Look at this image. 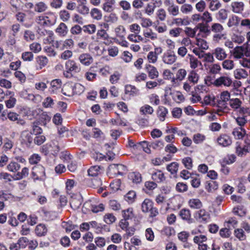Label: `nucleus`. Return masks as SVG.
<instances>
[{
  "mask_svg": "<svg viewBox=\"0 0 250 250\" xmlns=\"http://www.w3.org/2000/svg\"><path fill=\"white\" fill-rule=\"evenodd\" d=\"M234 59L240 60L244 57H250V44L248 42L237 46L230 51Z\"/></svg>",
  "mask_w": 250,
  "mask_h": 250,
  "instance_id": "nucleus-1",
  "label": "nucleus"
},
{
  "mask_svg": "<svg viewBox=\"0 0 250 250\" xmlns=\"http://www.w3.org/2000/svg\"><path fill=\"white\" fill-rule=\"evenodd\" d=\"M223 26L219 23H214L212 24L210 32H213L214 34L213 36V41L218 42L223 38H225V35L223 33Z\"/></svg>",
  "mask_w": 250,
  "mask_h": 250,
  "instance_id": "nucleus-2",
  "label": "nucleus"
},
{
  "mask_svg": "<svg viewBox=\"0 0 250 250\" xmlns=\"http://www.w3.org/2000/svg\"><path fill=\"white\" fill-rule=\"evenodd\" d=\"M229 100V93L228 91H223L220 94V99L216 101L217 105L222 109H226L227 107V102Z\"/></svg>",
  "mask_w": 250,
  "mask_h": 250,
  "instance_id": "nucleus-3",
  "label": "nucleus"
},
{
  "mask_svg": "<svg viewBox=\"0 0 250 250\" xmlns=\"http://www.w3.org/2000/svg\"><path fill=\"white\" fill-rule=\"evenodd\" d=\"M32 178L35 180H42L45 176L44 167L42 165L34 167L32 172Z\"/></svg>",
  "mask_w": 250,
  "mask_h": 250,
  "instance_id": "nucleus-4",
  "label": "nucleus"
},
{
  "mask_svg": "<svg viewBox=\"0 0 250 250\" xmlns=\"http://www.w3.org/2000/svg\"><path fill=\"white\" fill-rule=\"evenodd\" d=\"M232 81L231 78L228 75H224L216 79L213 84L214 85L219 86L229 87L231 85Z\"/></svg>",
  "mask_w": 250,
  "mask_h": 250,
  "instance_id": "nucleus-5",
  "label": "nucleus"
},
{
  "mask_svg": "<svg viewBox=\"0 0 250 250\" xmlns=\"http://www.w3.org/2000/svg\"><path fill=\"white\" fill-rule=\"evenodd\" d=\"M177 57L175 55L174 52L171 50H168L165 52L163 57V62L168 65H171L174 63L177 60Z\"/></svg>",
  "mask_w": 250,
  "mask_h": 250,
  "instance_id": "nucleus-6",
  "label": "nucleus"
},
{
  "mask_svg": "<svg viewBox=\"0 0 250 250\" xmlns=\"http://www.w3.org/2000/svg\"><path fill=\"white\" fill-rule=\"evenodd\" d=\"M36 22L41 26H49L55 23V19L48 16H39L36 18Z\"/></svg>",
  "mask_w": 250,
  "mask_h": 250,
  "instance_id": "nucleus-7",
  "label": "nucleus"
},
{
  "mask_svg": "<svg viewBox=\"0 0 250 250\" xmlns=\"http://www.w3.org/2000/svg\"><path fill=\"white\" fill-rule=\"evenodd\" d=\"M65 68L67 71L73 72V73H77L81 71V68L80 64L73 60H68L65 63Z\"/></svg>",
  "mask_w": 250,
  "mask_h": 250,
  "instance_id": "nucleus-8",
  "label": "nucleus"
},
{
  "mask_svg": "<svg viewBox=\"0 0 250 250\" xmlns=\"http://www.w3.org/2000/svg\"><path fill=\"white\" fill-rule=\"evenodd\" d=\"M32 133L28 130H23L21 133V140L22 144L26 145L28 147L32 143L33 138L31 136Z\"/></svg>",
  "mask_w": 250,
  "mask_h": 250,
  "instance_id": "nucleus-9",
  "label": "nucleus"
},
{
  "mask_svg": "<svg viewBox=\"0 0 250 250\" xmlns=\"http://www.w3.org/2000/svg\"><path fill=\"white\" fill-rule=\"evenodd\" d=\"M78 60L81 64L86 66L90 65L93 62V58L87 53L80 54Z\"/></svg>",
  "mask_w": 250,
  "mask_h": 250,
  "instance_id": "nucleus-10",
  "label": "nucleus"
},
{
  "mask_svg": "<svg viewBox=\"0 0 250 250\" xmlns=\"http://www.w3.org/2000/svg\"><path fill=\"white\" fill-rule=\"evenodd\" d=\"M195 218L199 222L206 223L209 220L210 216L205 210L200 209L195 214Z\"/></svg>",
  "mask_w": 250,
  "mask_h": 250,
  "instance_id": "nucleus-11",
  "label": "nucleus"
},
{
  "mask_svg": "<svg viewBox=\"0 0 250 250\" xmlns=\"http://www.w3.org/2000/svg\"><path fill=\"white\" fill-rule=\"evenodd\" d=\"M218 144L224 147L228 146L232 143L231 138L226 134H221L217 139Z\"/></svg>",
  "mask_w": 250,
  "mask_h": 250,
  "instance_id": "nucleus-12",
  "label": "nucleus"
},
{
  "mask_svg": "<svg viewBox=\"0 0 250 250\" xmlns=\"http://www.w3.org/2000/svg\"><path fill=\"white\" fill-rule=\"evenodd\" d=\"M213 55L219 61H223L227 58L228 54L225 50L220 47H216L213 51Z\"/></svg>",
  "mask_w": 250,
  "mask_h": 250,
  "instance_id": "nucleus-13",
  "label": "nucleus"
},
{
  "mask_svg": "<svg viewBox=\"0 0 250 250\" xmlns=\"http://www.w3.org/2000/svg\"><path fill=\"white\" fill-rule=\"evenodd\" d=\"M102 9L105 12L111 13L115 9V0H103Z\"/></svg>",
  "mask_w": 250,
  "mask_h": 250,
  "instance_id": "nucleus-14",
  "label": "nucleus"
},
{
  "mask_svg": "<svg viewBox=\"0 0 250 250\" xmlns=\"http://www.w3.org/2000/svg\"><path fill=\"white\" fill-rule=\"evenodd\" d=\"M232 134L235 139L240 140L246 135V131L243 127H237L233 128Z\"/></svg>",
  "mask_w": 250,
  "mask_h": 250,
  "instance_id": "nucleus-15",
  "label": "nucleus"
},
{
  "mask_svg": "<svg viewBox=\"0 0 250 250\" xmlns=\"http://www.w3.org/2000/svg\"><path fill=\"white\" fill-rule=\"evenodd\" d=\"M49 92L51 94H57L62 86V82L59 79H55L51 81L50 83Z\"/></svg>",
  "mask_w": 250,
  "mask_h": 250,
  "instance_id": "nucleus-16",
  "label": "nucleus"
},
{
  "mask_svg": "<svg viewBox=\"0 0 250 250\" xmlns=\"http://www.w3.org/2000/svg\"><path fill=\"white\" fill-rule=\"evenodd\" d=\"M39 112L38 113V123L45 125L48 122L50 121L51 117L49 116L46 112L38 110Z\"/></svg>",
  "mask_w": 250,
  "mask_h": 250,
  "instance_id": "nucleus-17",
  "label": "nucleus"
},
{
  "mask_svg": "<svg viewBox=\"0 0 250 250\" xmlns=\"http://www.w3.org/2000/svg\"><path fill=\"white\" fill-rule=\"evenodd\" d=\"M63 95L71 97L74 95L73 83H67L64 84L62 89Z\"/></svg>",
  "mask_w": 250,
  "mask_h": 250,
  "instance_id": "nucleus-18",
  "label": "nucleus"
},
{
  "mask_svg": "<svg viewBox=\"0 0 250 250\" xmlns=\"http://www.w3.org/2000/svg\"><path fill=\"white\" fill-rule=\"evenodd\" d=\"M97 36L99 39L104 40L105 44H108L110 43L109 36L105 30L103 29L99 30Z\"/></svg>",
  "mask_w": 250,
  "mask_h": 250,
  "instance_id": "nucleus-19",
  "label": "nucleus"
},
{
  "mask_svg": "<svg viewBox=\"0 0 250 250\" xmlns=\"http://www.w3.org/2000/svg\"><path fill=\"white\" fill-rule=\"evenodd\" d=\"M244 4L243 2L234 1L231 3L232 11L235 13H240L244 10Z\"/></svg>",
  "mask_w": 250,
  "mask_h": 250,
  "instance_id": "nucleus-20",
  "label": "nucleus"
},
{
  "mask_svg": "<svg viewBox=\"0 0 250 250\" xmlns=\"http://www.w3.org/2000/svg\"><path fill=\"white\" fill-rule=\"evenodd\" d=\"M250 152V146L246 145L243 147L239 146L236 147V152L237 154L240 157L246 155L248 153Z\"/></svg>",
  "mask_w": 250,
  "mask_h": 250,
  "instance_id": "nucleus-21",
  "label": "nucleus"
},
{
  "mask_svg": "<svg viewBox=\"0 0 250 250\" xmlns=\"http://www.w3.org/2000/svg\"><path fill=\"white\" fill-rule=\"evenodd\" d=\"M153 207V202L149 199H145L142 204V210L144 212H148Z\"/></svg>",
  "mask_w": 250,
  "mask_h": 250,
  "instance_id": "nucleus-22",
  "label": "nucleus"
},
{
  "mask_svg": "<svg viewBox=\"0 0 250 250\" xmlns=\"http://www.w3.org/2000/svg\"><path fill=\"white\" fill-rule=\"evenodd\" d=\"M56 32L60 36L64 37L68 32L67 26L63 22H61L56 28Z\"/></svg>",
  "mask_w": 250,
  "mask_h": 250,
  "instance_id": "nucleus-23",
  "label": "nucleus"
},
{
  "mask_svg": "<svg viewBox=\"0 0 250 250\" xmlns=\"http://www.w3.org/2000/svg\"><path fill=\"white\" fill-rule=\"evenodd\" d=\"M234 76L236 79H245L248 77V73L244 69H237L234 71Z\"/></svg>",
  "mask_w": 250,
  "mask_h": 250,
  "instance_id": "nucleus-24",
  "label": "nucleus"
},
{
  "mask_svg": "<svg viewBox=\"0 0 250 250\" xmlns=\"http://www.w3.org/2000/svg\"><path fill=\"white\" fill-rule=\"evenodd\" d=\"M188 204L190 208L193 209H199L202 207L201 201L197 198H192L190 199Z\"/></svg>",
  "mask_w": 250,
  "mask_h": 250,
  "instance_id": "nucleus-25",
  "label": "nucleus"
},
{
  "mask_svg": "<svg viewBox=\"0 0 250 250\" xmlns=\"http://www.w3.org/2000/svg\"><path fill=\"white\" fill-rule=\"evenodd\" d=\"M151 175L152 179L157 183L162 182L165 179L164 174L161 171H154Z\"/></svg>",
  "mask_w": 250,
  "mask_h": 250,
  "instance_id": "nucleus-26",
  "label": "nucleus"
},
{
  "mask_svg": "<svg viewBox=\"0 0 250 250\" xmlns=\"http://www.w3.org/2000/svg\"><path fill=\"white\" fill-rule=\"evenodd\" d=\"M139 90L132 85H126L125 86V93L130 96H134L138 94Z\"/></svg>",
  "mask_w": 250,
  "mask_h": 250,
  "instance_id": "nucleus-27",
  "label": "nucleus"
},
{
  "mask_svg": "<svg viewBox=\"0 0 250 250\" xmlns=\"http://www.w3.org/2000/svg\"><path fill=\"white\" fill-rule=\"evenodd\" d=\"M35 232L39 236H44L47 233V229L44 224H40L36 226Z\"/></svg>",
  "mask_w": 250,
  "mask_h": 250,
  "instance_id": "nucleus-28",
  "label": "nucleus"
},
{
  "mask_svg": "<svg viewBox=\"0 0 250 250\" xmlns=\"http://www.w3.org/2000/svg\"><path fill=\"white\" fill-rule=\"evenodd\" d=\"M77 11L82 15H86L89 13V8L85 3L81 2L77 6Z\"/></svg>",
  "mask_w": 250,
  "mask_h": 250,
  "instance_id": "nucleus-29",
  "label": "nucleus"
},
{
  "mask_svg": "<svg viewBox=\"0 0 250 250\" xmlns=\"http://www.w3.org/2000/svg\"><path fill=\"white\" fill-rule=\"evenodd\" d=\"M188 57L189 58V64L191 68L195 69L199 65H202L201 62L193 56L188 54Z\"/></svg>",
  "mask_w": 250,
  "mask_h": 250,
  "instance_id": "nucleus-30",
  "label": "nucleus"
},
{
  "mask_svg": "<svg viewBox=\"0 0 250 250\" xmlns=\"http://www.w3.org/2000/svg\"><path fill=\"white\" fill-rule=\"evenodd\" d=\"M148 76L151 79L157 78L159 76V73L156 67L149 65L147 68Z\"/></svg>",
  "mask_w": 250,
  "mask_h": 250,
  "instance_id": "nucleus-31",
  "label": "nucleus"
},
{
  "mask_svg": "<svg viewBox=\"0 0 250 250\" xmlns=\"http://www.w3.org/2000/svg\"><path fill=\"white\" fill-rule=\"evenodd\" d=\"M91 17L96 20H100L103 16L102 12L99 9L94 8L91 9L90 12Z\"/></svg>",
  "mask_w": 250,
  "mask_h": 250,
  "instance_id": "nucleus-32",
  "label": "nucleus"
},
{
  "mask_svg": "<svg viewBox=\"0 0 250 250\" xmlns=\"http://www.w3.org/2000/svg\"><path fill=\"white\" fill-rule=\"evenodd\" d=\"M136 196V192L133 190L128 192L124 196L125 200L129 204L133 203Z\"/></svg>",
  "mask_w": 250,
  "mask_h": 250,
  "instance_id": "nucleus-33",
  "label": "nucleus"
},
{
  "mask_svg": "<svg viewBox=\"0 0 250 250\" xmlns=\"http://www.w3.org/2000/svg\"><path fill=\"white\" fill-rule=\"evenodd\" d=\"M48 7L46 4L43 2H39L37 3L35 5L34 10L36 12L42 13L45 11Z\"/></svg>",
  "mask_w": 250,
  "mask_h": 250,
  "instance_id": "nucleus-34",
  "label": "nucleus"
},
{
  "mask_svg": "<svg viewBox=\"0 0 250 250\" xmlns=\"http://www.w3.org/2000/svg\"><path fill=\"white\" fill-rule=\"evenodd\" d=\"M199 78V76L198 74L193 70L191 71L188 76V80L193 83V84L197 83Z\"/></svg>",
  "mask_w": 250,
  "mask_h": 250,
  "instance_id": "nucleus-35",
  "label": "nucleus"
},
{
  "mask_svg": "<svg viewBox=\"0 0 250 250\" xmlns=\"http://www.w3.org/2000/svg\"><path fill=\"white\" fill-rule=\"evenodd\" d=\"M125 27L122 25H119L115 28V32L116 36L121 38L125 37Z\"/></svg>",
  "mask_w": 250,
  "mask_h": 250,
  "instance_id": "nucleus-36",
  "label": "nucleus"
},
{
  "mask_svg": "<svg viewBox=\"0 0 250 250\" xmlns=\"http://www.w3.org/2000/svg\"><path fill=\"white\" fill-rule=\"evenodd\" d=\"M38 64L40 66V69H42L47 65L48 62L47 58L44 56H39L36 58Z\"/></svg>",
  "mask_w": 250,
  "mask_h": 250,
  "instance_id": "nucleus-37",
  "label": "nucleus"
},
{
  "mask_svg": "<svg viewBox=\"0 0 250 250\" xmlns=\"http://www.w3.org/2000/svg\"><path fill=\"white\" fill-rule=\"evenodd\" d=\"M196 27L199 29L200 32L204 33L207 36L210 33V29H208V25L207 24L204 23H199Z\"/></svg>",
  "mask_w": 250,
  "mask_h": 250,
  "instance_id": "nucleus-38",
  "label": "nucleus"
},
{
  "mask_svg": "<svg viewBox=\"0 0 250 250\" xmlns=\"http://www.w3.org/2000/svg\"><path fill=\"white\" fill-rule=\"evenodd\" d=\"M222 6V4L218 0H211L209 4V8L212 11H215L219 9Z\"/></svg>",
  "mask_w": 250,
  "mask_h": 250,
  "instance_id": "nucleus-39",
  "label": "nucleus"
},
{
  "mask_svg": "<svg viewBox=\"0 0 250 250\" xmlns=\"http://www.w3.org/2000/svg\"><path fill=\"white\" fill-rule=\"evenodd\" d=\"M226 227L221 229L219 231L220 235L223 238H229L231 235L230 226L226 225Z\"/></svg>",
  "mask_w": 250,
  "mask_h": 250,
  "instance_id": "nucleus-40",
  "label": "nucleus"
},
{
  "mask_svg": "<svg viewBox=\"0 0 250 250\" xmlns=\"http://www.w3.org/2000/svg\"><path fill=\"white\" fill-rule=\"evenodd\" d=\"M203 103L206 105H211L214 106L216 104V99L214 96L207 95L205 96L204 98V102Z\"/></svg>",
  "mask_w": 250,
  "mask_h": 250,
  "instance_id": "nucleus-41",
  "label": "nucleus"
},
{
  "mask_svg": "<svg viewBox=\"0 0 250 250\" xmlns=\"http://www.w3.org/2000/svg\"><path fill=\"white\" fill-rule=\"evenodd\" d=\"M167 11L169 15L174 17L178 16L180 13L179 7L176 4L167 9Z\"/></svg>",
  "mask_w": 250,
  "mask_h": 250,
  "instance_id": "nucleus-42",
  "label": "nucleus"
},
{
  "mask_svg": "<svg viewBox=\"0 0 250 250\" xmlns=\"http://www.w3.org/2000/svg\"><path fill=\"white\" fill-rule=\"evenodd\" d=\"M217 19L221 21H224L228 18V12L225 9H221L216 15Z\"/></svg>",
  "mask_w": 250,
  "mask_h": 250,
  "instance_id": "nucleus-43",
  "label": "nucleus"
},
{
  "mask_svg": "<svg viewBox=\"0 0 250 250\" xmlns=\"http://www.w3.org/2000/svg\"><path fill=\"white\" fill-rule=\"evenodd\" d=\"M7 169L13 172H16L21 168L20 165L17 162H11L7 167Z\"/></svg>",
  "mask_w": 250,
  "mask_h": 250,
  "instance_id": "nucleus-44",
  "label": "nucleus"
},
{
  "mask_svg": "<svg viewBox=\"0 0 250 250\" xmlns=\"http://www.w3.org/2000/svg\"><path fill=\"white\" fill-rule=\"evenodd\" d=\"M129 178L133 183L138 184L142 181V176L138 172H132L129 174Z\"/></svg>",
  "mask_w": 250,
  "mask_h": 250,
  "instance_id": "nucleus-45",
  "label": "nucleus"
},
{
  "mask_svg": "<svg viewBox=\"0 0 250 250\" xmlns=\"http://www.w3.org/2000/svg\"><path fill=\"white\" fill-rule=\"evenodd\" d=\"M100 167L98 166L91 167L88 170V174L91 176H97L100 173Z\"/></svg>",
  "mask_w": 250,
  "mask_h": 250,
  "instance_id": "nucleus-46",
  "label": "nucleus"
},
{
  "mask_svg": "<svg viewBox=\"0 0 250 250\" xmlns=\"http://www.w3.org/2000/svg\"><path fill=\"white\" fill-rule=\"evenodd\" d=\"M193 7L191 4L185 3L180 7L181 12L184 14H188L192 12Z\"/></svg>",
  "mask_w": 250,
  "mask_h": 250,
  "instance_id": "nucleus-47",
  "label": "nucleus"
},
{
  "mask_svg": "<svg viewBox=\"0 0 250 250\" xmlns=\"http://www.w3.org/2000/svg\"><path fill=\"white\" fill-rule=\"evenodd\" d=\"M206 139V136L201 133L195 134L193 136V141L196 144L202 143Z\"/></svg>",
  "mask_w": 250,
  "mask_h": 250,
  "instance_id": "nucleus-48",
  "label": "nucleus"
},
{
  "mask_svg": "<svg viewBox=\"0 0 250 250\" xmlns=\"http://www.w3.org/2000/svg\"><path fill=\"white\" fill-rule=\"evenodd\" d=\"M38 122H34L33 123L32 125V131L31 132L32 134H34L35 135L41 134L42 130L41 127L39 126Z\"/></svg>",
  "mask_w": 250,
  "mask_h": 250,
  "instance_id": "nucleus-49",
  "label": "nucleus"
},
{
  "mask_svg": "<svg viewBox=\"0 0 250 250\" xmlns=\"http://www.w3.org/2000/svg\"><path fill=\"white\" fill-rule=\"evenodd\" d=\"M234 235L239 240L243 241L246 239V236L244 230L242 229H237L234 230Z\"/></svg>",
  "mask_w": 250,
  "mask_h": 250,
  "instance_id": "nucleus-50",
  "label": "nucleus"
},
{
  "mask_svg": "<svg viewBox=\"0 0 250 250\" xmlns=\"http://www.w3.org/2000/svg\"><path fill=\"white\" fill-rule=\"evenodd\" d=\"M222 66L223 68L227 70H231L234 67V62L232 60L228 59L224 60L222 62Z\"/></svg>",
  "mask_w": 250,
  "mask_h": 250,
  "instance_id": "nucleus-51",
  "label": "nucleus"
},
{
  "mask_svg": "<svg viewBox=\"0 0 250 250\" xmlns=\"http://www.w3.org/2000/svg\"><path fill=\"white\" fill-rule=\"evenodd\" d=\"M167 113V110L166 107L162 106L159 107L157 114L158 116L160 118V120L161 121H163L165 120V116Z\"/></svg>",
  "mask_w": 250,
  "mask_h": 250,
  "instance_id": "nucleus-52",
  "label": "nucleus"
},
{
  "mask_svg": "<svg viewBox=\"0 0 250 250\" xmlns=\"http://www.w3.org/2000/svg\"><path fill=\"white\" fill-rule=\"evenodd\" d=\"M83 31L89 34H94L96 31V26L94 24L84 25L83 27Z\"/></svg>",
  "mask_w": 250,
  "mask_h": 250,
  "instance_id": "nucleus-53",
  "label": "nucleus"
},
{
  "mask_svg": "<svg viewBox=\"0 0 250 250\" xmlns=\"http://www.w3.org/2000/svg\"><path fill=\"white\" fill-rule=\"evenodd\" d=\"M238 24V17L235 16H233L229 18L227 23V25L229 27H231L233 26H237Z\"/></svg>",
  "mask_w": 250,
  "mask_h": 250,
  "instance_id": "nucleus-54",
  "label": "nucleus"
},
{
  "mask_svg": "<svg viewBox=\"0 0 250 250\" xmlns=\"http://www.w3.org/2000/svg\"><path fill=\"white\" fill-rule=\"evenodd\" d=\"M122 213L124 219L126 220L131 219L134 216L132 208H128L127 209L123 210Z\"/></svg>",
  "mask_w": 250,
  "mask_h": 250,
  "instance_id": "nucleus-55",
  "label": "nucleus"
},
{
  "mask_svg": "<svg viewBox=\"0 0 250 250\" xmlns=\"http://www.w3.org/2000/svg\"><path fill=\"white\" fill-rule=\"evenodd\" d=\"M74 95L80 94L83 93L84 90V87L80 83H77L73 84Z\"/></svg>",
  "mask_w": 250,
  "mask_h": 250,
  "instance_id": "nucleus-56",
  "label": "nucleus"
},
{
  "mask_svg": "<svg viewBox=\"0 0 250 250\" xmlns=\"http://www.w3.org/2000/svg\"><path fill=\"white\" fill-rule=\"evenodd\" d=\"M74 44V42L73 40L71 39H66L64 42H62L61 50H63L64 48L71 49L73 48Z\"/></svg>",
  "mask_w": 250,
  "mask_h": 250,
  "instance_id": "nucleus-57",
  "label": "nucleus"
},
{
  "mask_svg": "<svg viewBox=\"0 0 250 250\" xmlns=\"http://www.w3.org/2000/svg\"><path fill=\"white\" fill-rule=\"evenodd\" d=\"M187 74V71L185 69H179L176 74V77H177V79H178L179 82L182 81L185 78Z\"/></svg>",
  "mask_w": 250,
  "mask_h": 250,
  "instance_id": "nucleus-58",
  "label": "nucleus"
},
{
  "mask_svg": "<svg viewBox=\"0 0 250 250\" xmlns=\"http://www.w3.org/2000/svg\"><path fill=\"white\" fill-rule=\"evenodd\" d=\"M167 169L171 174H176L178 169V164L176 162L171 163L167 166Z\"/></svg>",
  "mask_w": 250,
  "mask_h": 250,
  "instance_id": "nucleus-59",
  "label": "nucleus"
},
{
  "mask_svg": "<svg viewBox=\"0 0 250 250\" xmlns=\"http://www.w3.org/2000/svg\"><path fill=\"white\" fill-rule=\"evenodd\" d=\"M143 35L145 38H150L153 41L155 40L158 38L157 34L153 32L151 29L144 31Z\"/></svg>",
  "mask_w": 250,
  "mask_h": 250,
  "instance_id": "nucleus-60",
  "label": "nucleus"
},
{
  "mask_svg": "<svg viewBox=\"0 0 250 250\" xmlns=\"http://www.w3.org/2000/svg\"><path fill=\"white\" fill-rule=\"evenodd\" d=\"M70 205L73 209L76 210L80 207L81 202L79 199L76 198H72L70 201Z\"/></svg>",
  "mask_w": 250,
  "mask_h": 250,
  "instance_id": "nucleus-61",
  "label": "nucleus"
},
{
  "mask_svg": "<svg viewBox=\"0 0 250 250\" xmlns=\"http://www.w3.org/2000/svg\"><path fill=\"white\" fill-rule=\"evenodd\" d=\"M140 111L143 114H151L153 112V109L150 105L146 104L140 108Z\"/></svg>",
  "mask_w": 250,
  "mask_h": 250,
  "instance_id": "nucleus-62",
  "label": "nucleus"
},
{
  "mask_svg": "<svg viewBox=\"0 0 250 250\" xmlns=\"http://www.w3.org/2000/svg\"><path fill=\"white\" fill-rule=\"evenodd\" d=\"M241 104V101L238 98L232 99L229 100V105L234 109L238 108L240 107Z\"/></svg>",
  "mask_w": 250,
  "mask_h": 250,
  "instance_id": "nucleus-63",
  "label": "nucleus"
},
{
  "mask_svg": "<svg viewBox=\"0 0 250 250\" xmlns=\"http://www.w3.org/2000/svg\"><path fill=\"white\" fill-rule=\"evenodd\" d=\"M179 215L183 219L188 220L190 218V211L187 209H182L179 212Z\"/></svg>",
  "mask_w": 250,
  "mask_h": 250,
  "instance_id": "nucleus-64",
  "label": "nucleus"
}]
</instances>
